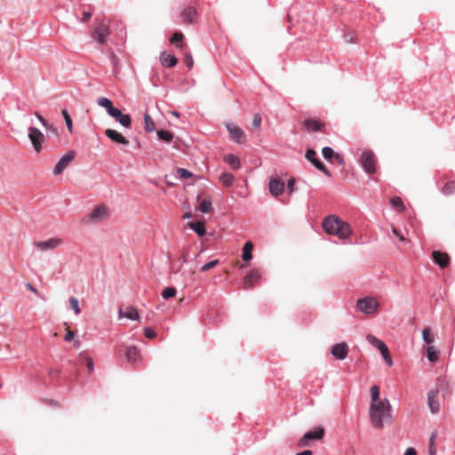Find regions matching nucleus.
Segmentation results:
<instances>
[{
  "mask_svg": "<svg viewBox=\"0 0 455 455\" xmlns=\"http://www.w3.org/2000/svg\"><path fill=\"white\" fill-rule=\"evenodd\" d=\"M390 411L391 405L387 398L378 403H371L369 412L372 426L377 428H382L386 419L391 421Z\"/></svg>",
  "mask_w": 455,
  "mask_h": 455,
  "instance_id": "nucleus-1",
  "label": "nucleus"
},
{
  "mask_svg": "<svg viewBox=\"0 0 455 455\" xmlns=\"http://www.w3.org/2000/svg\"><path fill=\"white\" fill-rule=\"evenodd\" d=\"M323 230L329 235H335L339 239L347 238L351 234V227L339 217L329 215L323 220Z\"/></svg>",
  "mask_w": 455,
  "mask_h": 455,
  "instance_id": "nucleus-2",
  "label": "nucleus"
},
{
  "mask_svg": "<svg viewBox=\"0 0 455 455\" xmlns=\"http://www.w3.org/2000/svg\"><path fill=\"white\" fill-rule=\"evenodd\" d=\"M360 164L363 170L367 174H373L376 172V158L375 155L371 150L363 151L360 156Z\"/></svg>",
  "mask_w": 455,
  "mask_h": 455,
  "instance_id": "nucleus-3",
  "label": "nucleus"
},
{
  "mask_svg": "<svg viewBox=\"0 0 455 455\" xmlns=\"http://www.w3.org/2000/svg\"><path fill=\"white\" fill-rule=\"evenodd\" d=\"M324 436V429L322 427H316L313 430L307 431L299 441V447L310 445L312 440H321Z\"/></svg>",
  "mask_w": 455,
  "mask_h": 455,
  "instance_id": "nucleus-4",
  "label": "nucleus"
},
{
  "mask_svg": "<svg viewBox=\"0 0 455 455\" xmlns=\"http://www.w3.org/2000/svg\"><path fill=\"white\" fill-rule=\"evenodd\" d=\"M378 302L375 299L371 297H364L363 299H359L356 303L357 309L366 315H371L374 313V311L378 307Z\"/></svg>",
  "mask_w": 455,
  "mask_h": 455,
  "instance_id": "nucleus-5",
  "label": "nucleus"
},
{
  "mask_svg": "<svg viewBox=\"0 0 455 455\" xmlns=\"http://www.w3.org/2000/svg\"><path fill=\"white\" fill-rule=\"evenodd\" d=\"M305 157L309 161L317 170L324 173L327 177L331 176V172L327 169L324 164L317 158L316 152L314 149H307Z\"/></svg>",
  "mask_w": 455,
  "mask_h": 455,
  "instance_id": "nucleus-6",
  "label": "nucleus"
},
{
  "mask_svg": "<svg viewBox=\"0 0 455 455\" xmlns=\"http://www.w3.org/2000/svg\"><path fill=\"white\" fill-rule=\"evenodd\" d=\"M285 190V183L279 177H274L269 179L268 191L269 194L274 197H278L283 194Z\"/></svg>",
  "mask_w": 455,
  "mask_h": 455,
  "instance_id": "nucleus-7",
  "label": "nucleus"
},
{
  "mask_svg": "<svg viewBox=\"0 0 455 455\" xmlns=\"http://www.w3.org/2000/svg\"><path fill=\"white\" fill-rule=\"evenodd\" d=\"M226 128L228 132L229 139L232 141H234L237 144H242V143L245 142L246 136L244 134V132L240 127H238L231 123H227Z\"/></svg>",
  "mask_w": 455,
  "mask_h": 455,
  "instance_id": "nucleus-8",
  "label": "nucleus"
},
{
  "mask_svg": "<svg viewBox=\"0 0 455 455\" xmlns=\"http://www.w3.org/2000/svg\"><path fill=\"white\" fill-rule=\"evenodd\" d=\"M76 152L74 150H69L55 164L53 169V174L59 175L60 174L68 164L75 159Z\"/></svg>",
  "mask_w": 455,
  "mask_h": 455,
  "instance_id": "nucleus-9",
  "label": "nucleus"
},
{
  "mask_svg": "<svg viewBox=\"0 0 455 455\" xmlns=\"http://www.w3.org/2000/svg\"><path fill=\"white\" fill-rule=\"evenodd\" d=\"M28 136L30 141L32 142L35 150L36 152H40L42 148V143L44 138L43 132L38 128L30 126L28 128Z\"/></svg>",
  "mask_w": 455,
  "mask_h": 455,
  "instance_id": "nucleus-10",
  "label": "nucleus"
},
{
  "mask_svg": "<svg viewBox=\"0 0 455 455\" xmlns=\"http://www.w3.org/2000/svg\"><path fill=\"white\" fill-rule=\"evenodd\" d=\"M261 280V272L259 268L250 270L243 279V289L250 290Z\"/></svg>",
  "mask_w": 455,
  "mask_h": 455,
  "instance_id": "nucleus-11",
  "label": "nucleus"
},
{
  "mask_svg": "<svg viewBox=\"0 0 455 455\" xmlns=\"http://www.w3.org/2000/svg\"><path fill=\"white\" fill-rule=\"evenodd\" d=\"M109 34V28L104 24L100 23L97 25L94 30L92 33V37L96 40L99 44H104L107 41V37Z\"/></svg>",
  "mask_w": 455,
  "mask_h": 455,
  "instance_id": "nucleus-12",
  "label": "nucleus"
},
{
  "mask_svg": "<svg viewBox=\"0 0 455 455\" xmlns=\"http://www.w3.org/2000/svg\"><path fill=\"white\" fill-rule=\"evenodd\" d=\"M108 214L107 208L103 204L97 205L91 213L84 219V221L87 223L89 220L92 221H101Z\"/></svg>",
  "mask_w": 455,
  "mask_h": 455,
  "instance_id": "nucleus-13",
  "label": "nucleus"
},
{
  "mask_svg": "<svg viewBox=\"0 0 455 455\" xmlns=\"http://www.w3.org/2000/svg\"><path fill=\"white\" fill-rule=\"evenodd\" d=\"M349 347L346 342L336 343L331 347V354L338 360H344L348 354Z\"/></svg>",
  "mask_w": 455,
  "mask_h": 455,
  "instance_id": "nucleus-14",
  "label": "nucleus"
},
{
  "mask_svg": "<svg viewBox=\"0 0 455 455\" xmlns=\"http://www.w3.org/2000/svg\"><path fill=\"white\" fill-rule=\"evenodd\" d=\"M105 136L107 138H108L110 140H112L113 142H116V143H118V144H121L124 146L129 145V140L123 134H121L120 132H118L117 131H116L114 129H107L105 131Z\"/></svg>",
  "mask_w": 455,
  "mask_h": 455,
  "instance_id": "nucleus-15",
  "label": "nucleus"
},
{
  "mask_svg": "<svg viewBox=\"0 0 455 455\" xmlns=\"http://www.w3.org/2000/svg\"><path fill=\"white\" fill-rule=\"evenodd\" d=\"M434 262L441 268H445L450 264V257L447 253L439 251H434L432 253Z\"/></svg>",
  "mask_w": 455,
  "mask_h": 455,
  "instance_id": "nucleus-16",
  "label": "nucleus"
},
{
  "mask_svg": "<svg viewBox=\"0 0 455 455\" xmlns=\"http://www.w3.org/2000/svg\"><path fill=\"white\" fill-rule=\"evenodd\" d=\"M438 390L432 389L427 393V404L433 414H436L440 411V403L436 400Z\"/></svg>",
  "mask_w": 455,
  "mask_h": 455,
  "instance_id": "nucleus-17",
  "label": "nucleus"
},
{
  "mask_svg": "<svg viewBox=\"0 0 455 455\" xmlns=\"http://www.w3.org/2000/svg\"><path fill=\"white\" fill-rule=\"evenodd\" d=\"M60 243V239L59 238H50L45 241L37 242L36 243V247L41 251H48L56 248Z\"/></svg>",
  "mask_w": 455,
  "mask_h": 455,
  "instance_id": "nucleus-18",
  "label": "nucleus"
},
{
  "mask_svg": "<svg viewBox=\"0 0 455 455\" xmlns=\"http://www.w3.org/2000/svg\"><path fill=\"white\" fill-rule=\"evenodd\" d=\"M188 226L200 237L204 236L207 233L205 223L204 221H189Z\"/></svg>",
  "mask_w": 455,
  "mask_h": 455,
  "instance_id": "nucleus-19",
  "label": "nucleus"
},
{
  "mask_svg": "<svg viewBox=\"0 0 455 455\" xmlns=\"http://www.w3.org/2000/svg\"><path fill=\"white\" fill-rule=\"evenodd\" d=\"M160 60L163 66L167 68H173L177 65L178 60L174 55L167 53L166 51H164L160 55Z\"/></svg>",
  "mask_w": 455,
  "mask_h": 455,
  "instance_id": "nucleus-20",
  "label": "nucleus"
},
{
  "mask_svg": "<svg viewBox=\"0 0 455 455\" xmlns=\"http://www.w3.org/2000/svg\"><path fill=\"white\" fill-rule=\"evenodd\" d=\"M118 313L121 317H125L132 321L138 320L140 317L138 310L132 306L127 307L124 310L120 308Z\"/></svg>",
  "mask_w": 455,
  "mask_h": 455,
  "instance_id": "nucleus-21",
  "label": "nucleus"
},
{
  "mask_svg": "<svg viewBox=\"0 0 455 455\" xmlns=\"http://www.w3.org/2000/svg\"><path fill=\"white\" fill-rule=\"evenodd\" d=\"M125 357L128 363H136L140 357V350L135 346H129L125 350Z\"/></svg>",
  "mask_w": 455,
  "mask_h": 455,
  "instance_id": "nucleus-22",
  "label": "nucleus"
},
{
  "mask_svg": "<svg viewBox=\"0 0 455 455\" xmlns=\"http://www.w3.org/2000/svg\"><path fill=\"white\" fill-rule=\"evenodd\" d=\"M304 126L308 132H319L323 124L318 120L307 118L304 121Z\"/></svg>",
  "mask_w": 455,
  "mask_h": 455,
  "instance_id": "nucleus-23",
  "label": "nucleus"
},
{
  "mask_svg": "<svg viewBox=\"0 0 455 455\" xmlns=\"http://www.w3.org/2000/svg\"><path fill=\"white\" fill-rule=\"evenodd\" d=\"M196 16V10L191 6L185 8L181 12V18L183 19V21H187L188 23H193Z\"/></svg>",
  "mask_w": 455,
  "mask_h": 455,
  "instance_id": "nucleus-24",
  "label": "nucleus"
},
{
  "mask_svg": "<svg viewBox=\"0 0 455 455\" xmlns=\"http://www.w3.org/2000/svg\"><path fill=\"white\" fill-rule=\"evenodd\" d=\"M366 339L368 340V342L371 345H372L374 347L379 349V352L387 351V346L382 340H380L379 338H377L371 334H368L366 336Z\"/></svg>",
  "mask_w": 455,
  "mask_h": 455,
  "instance_id": "nucleus-25",
  "label": "nucleus"
},
{
  "mask_svg": "<svg viewBox=\"0 0 455 455\" xmlns=\"http://www.w3.org/2000/svg\"><path fill=\"white\" fill-rule=\"evenodd\" d=\"M253 244L251 242L247 241L243 246L242 259L243 261H250L252 259Z\"/></svg>",
  "mask_w": 455,
  "mask_h": 455,
  "instance_id": "nucleus-26",
  "label": "nucleus"
},
{
  "mask_svg": "<svg viewBox=\"0 0 455 455\" xmlns=\"http://www.w3.org/2000/svg\"><path fill=\"white\" fill-rule=\"evenodd\" d=\"M78 361L81 364H85L89 373H92L94 371V362L91 356H85L83 353H80L78 355Z\"/></svg>",
  "mask_w": 455,
  "mask_h": 455,
  "instance_id": "nucleus-27",
  "label": "nucleus"
},
{
  "mask_svg": "<svg viewBox=\"0 0 455 455\" xmlns=\"http://www.w3.org/2000/svg\"><path fill=\"white\" fill-rule=\"evenodd\" d=\"M157 138L160 140L170 143L173 140V133L169 130L159 129L156 131Z\"/></svg>",
  "mask_w": 455,
  "mask_h": 455,
  "instance_id": "nucleus-28",
  "label": "nucleus"
},
{
  "mask_svg": "<svg viewBox=\"0 0 455 455\" xmlns=\"http://www.w3.org/2000/svg\"><path fill=\"white\" fill-rule=\"evenodd\" d=\"M225 161L232 167L234 170H238L241 167L240 159L233 155V154H228L225 156Z\"/></svg>",
  "mask_w": 455,
  "mask_h": 455,
  "instance_id": "nucleus-29",
  "label": "nucleus"
},
{
  "mask_svg": "<svg viewBox=\"0 0 455 455\" xmlns=\"http://www.w3.org/2000/svg\"><path fill=\"white\" fill-rule=\"evenodd\" d=\"M115 120H116L124 128H130L132 125V117L129 114H123L121 112Z\"/></svg>",
  "mask_w": 455,
  "mask_h": 455,
  "instance_id": "nucleus-30",
  "label": "nucleus"
},
{
  "mask_svg": "<svg viewBox=\"0 0 455 455\" xmlns=\"http://www.w3.org/2000/svg\"><path fill=\"white\" fill-rule=\"evenodd\" d=\"M184 35L181 32H175L170 38V42L174 44L176 47L182 49L184 46L183 44Z\"/></svg>",
  "mask_w": 455,
  "mask_h": 455,
  "instance_id": "nucleus-31",
  "label": "nucleus"
},
{
  "mask_svg": "<svg viewBox=\"0 0 455 455\" xmlns=\"http://www.w3.org/2000/svg\"><path fill=\"white\" fill-rule=\"evenodd\" d=\"M439 351L434 346H428L427 349V358L430 363H435L438 360Z\"/></svg>",
  "mask_w": 455,
  "mask_h": 455,
  "instance_id": "nucleus-32",
  "label": "nucleus"
},
{
  "mask_svg": "<svg viewBox=\"0 0 455 455\" xmlns=\"http://www.w3.org/2000/svg\"><path fill=\"white\" fill-rule=\"evenodd\" d=\"M422 339L425 343L429 345L435 341V337L430 327H425L422 330Z\"/></svg>",
  "mask_w": 455,
  "mask_h": 455,
  "instance_id": "nucleus-33",
  "label": "nucleus"
},
{
  "mask_svg": "<svg viewBox=\"0 0 455 455\" xmlns=\"http://www.w3.org/2000/svg\"><path fill=\"white\" fill-rule=\"evenodd\" d=\"M145 130L148 132H153L156 128L155 122L151 118L148 113L144 114Z\"/></svg>",
  "mask_w": 455,
  "mask_h": 455,
  "instance_id": "nucleus-34",
  "label": "nucleus"
},
{
  "mask_svg": "<svg viewBox=\"0 0 455 455\" xmlns=\"http://www.w3.org/2000/svg\"><path fill=\"white\" fill-rule=\"evenodd\" d=\"M234 175L230 172H224L220 176V180L225 187H229L234 182Z\"/></svg>",
  "mask_w": 455,
  "mask_h": 455,
  "instance_id": "nucleus-35",
  "label": "nucleus"
},
{
  "mask_svg": "<svg viewBox=\"0 0 455 455\" xmlns=\"http://www.w3.org/2000/svg\"><path fill=\"white\" fill-rule=\"evenodd\" d=\"M442 193L445 196H451L455 193V180H450L445 183L442 188Z\"/></svg>",
  "mask_w": 455,
  "mask_h": 455,
  "instance_id": "nucleus-36",
  "label": "nucleus"
},
{
  "mask_svg": "<svg viewBox=\"0 0 455 455\" xmlns=\"http://www.w3.org/2000/svg\"><path fill=\"white\" fill-rule=\"evenodd\" d=\"M322 155L323 158L327 161H331L335 156H338L337 153L331 147H324L322 149Z\"/></svg>",
  "mask_w": 455,
  "mask_h": 455,
  "instance_id": "nucleus-37",
  "label": "nucleus"
},
{
  "mask_svg": "<svg viewBox=\"0 0 455 455\" xmlns=\"http://www.w3.org/2000/svg\"><path fill=\"white\" fill-rule=\"evenodd\" d=\"M390 204L393 208L399 210L400 212H403L404 210V204L403 203V200L398 196H393L390 199Z\"/></svg>",
  "mask_w": 455,
  "mask_h": 455,
  "instance_id": "nucleus-38",
  "label": "nucleus"
},
{
  "mask_svg": "<svg viewBox=\"0 0 455 455\" xmlns=\"http://www.w3.org/2000/svg\"><path fill=\"white\" fill-rule=\"evenodd\" d=\"M61 114H62L65 124H66L69 132H73V122H72L70 115L68 114V112L66 108L61 110Z\"/></svg>",
  "mask_w": 455,
  "mask_h": 455,
  "instance_id": "nucleus-39",
  "label": "nucleus"
},
{
  "mask_svg": "<svg viewBox=\"0 0 455 455\" xmlns=\"http://www.w3.org/2000/svg\"><path fill=\"white\" fill-rule=\"evenodd\" d=\"M97 104L100 107L104 108L106 109V111H108L113 106L112 101L108 98H106V97L99 98L97 100Z\"/></svg>",
  "mask_w": 455,
  "mask_h": 455,
  "instance_id": "nucleus-40",
  "label": "nucleus"
},
{
  "mask_svg": "<svg viewBox=\"0 0 455 455\" xmlns=\"http://www.w3.org/2000/svg\"><path fill=\"white\" fill-rule=\"evenodd\" d=\"M177 293V290L174 287H166L162 291V297L164 299H169L174 297Z\"/></svg>",
  "mask_w": 455,
  "mask_h": 455,
  "instance_id": "nucleus-41",
  "label": "nucleus"
},
{
  "mask_svg": "<svg viewBox=\"0 0 455 455\" xmlns=\"http://www.w3.org/2000/svg\"><path fill=\"white\" fill-rule=\"evenodd\" d=\"M371 403H378L379 400V387L373 385L370 388Z\"/></svg>",
  "mask_w": 455,
  "mask_h": 455,
  "instance_id": "nucleus-42",
  "label": "nucleus"
},
{
  "mask_svg": "<svg viewBox=\"0 0 455 455\" xmlns=\"http://www.w3.org/2000/svg\"><path fill=\"white\" fill-rule=\"evenodd\" d=\"M200 211L203 213H207L212 210V201L209 198L204 199L199 206Z\"/></svg>",
  "mask_w": 455,
  "mask_h": 455,
  "instance_id": "nucleus-43",
  "label": "nucleus"
},
{
  "mask_svg": "<svg viewBox=\"0 0 455 455\" xmlns=\"http://www.w3.org/2000/svg\"><path fill=\"white\" fill-rule=\"evenodd\" d=\"M435 438H436V434L434 432L431 434L430 438H429L428 453L430 455L436 454Z\"/></svg>",
  "mask_w": 455,
  "mask_h": 455,
  "instance_id": "nucleus-44",
  "label": "nucleus"
},
{
  "mask_svg": "<svg viewBox=\"0 0 455 455\" xmlns=\"http://www.w3.org/2000/svg\"><path fill=\"white\" fill-rule=\"evenodd\" d=\"M435 390H438V393L440 391H442L443 393H449V387L447 381L444 379H438L437 388Z\"/></svg>",
  "mask_w": 455,
  "mask_h": 455,
  "instance_id": "nucleus-45",
  "label": "nucleus"
},
{
  "mask_svg": "<svg viewBox=\"0 0 455 455\" xmlns=\"http://www.w3.org/2000/svg\"><path fill=\"white\" fill-rule=\"evenodd\" d=\"M69 303L71 308L74 310V313L76 315H79L81 313L80 307H79V301L76 297H70L69 298Z\"/></svg>",
  "mask_w": 455,
  "mask_h": 455,
  "instance_id": "nucleus-46",
  "label": "nucleus"
},
{
  "mask_svg": "<svg viewBox=\"0 0 455 455\" xmlns=\"http://www.w3.org/2000/svg\"><path fill=\"white\" fill-rule=\"evenodd\" d=\"M177 174L181 179H189L193 176V173L185 168H178L177 169Z\"/></svg>",
  "mask_w": 455,
  "mask_h": 455,
  "instance_id": "nucleus-47",
  "label": "nucleus"
},
{
  "mask_svg": "<svg viewBox=\"0 0 455 455\" xmlns=\"http://www.w3.org/2000/svg\"><path fill=\"white\" fill-rule=\"evenodd\" d=\"M218 264H219V259L211 260V261L205 263L204 265H203L201 267L200 270L202 272H206V271L215 267Z\"/></svg>",
  "mask_w": 455,
  "mask_h": 455,
  "instance_id": "nucleus-48",
  "label": "nucleus"
},
{
  "mask_svg": "<svg viewBox=\"0 0 455 455\" xmlns=\"http://www.w3.org/2000/svg\"><path fill=\"white\" fill-rule=\"evenodd\" d=\"M295 184L296 180L295 178L291 177L287 180V184L285 187H287L289 195H292L295 192Z\"/></svg>",
  "mask_w": 455,
  "mask_h": 455,
  "instance_id": "nucleus-49",
  "label": "nucleus"
},
{
  "mask_svg": "<svg viewBox=\"0 0 455 455\" xmlns=\"http://www.w3.org/2000/svg\"><path fill=\"white\" fill-rule=\"evenodd\" d=\"M380 354H381L384 361L386 362V363L388 366H392L393 365V360L391 358L388 347L387 348V351L380 352Z\"/></svg>",
  "mask_w": 455,
  "mask_h": 455,
  "instance_id": "nucleus-50",
  "label": "nucleus"
},
{
  "mask_svg": "<svg viewBox=\"0 0 455 455\" xmlns=\"http://www.w3.org/2000/svg\"><path fill=\"white\" fill-rule=\"evenodd\" d=\"M143 331H144V335L148 339H154L156 337V332L151 327H145L143 329Z\"/></svg>",
  "mask_w": 455,
  "mask_h": 455,
  "instance_id": "nucleus-51",
  "label": "nucleus"
},
{
  "mask_svg": "<svg viewBox=\"0 0 455 455\" xmlns=\"http://www.w3.org/2000/svg\"><path fill=\"white\" fill-rule=\"evenodd\" d=\"M183 60L186 67H188L189 69L193 68L194 60L190 54L186 53Z\"/></svg>",
  "mask_w": 455,
  "mask_h": 455,
  "instance_id": "nucleus-52",
  "label": "nucleus"
},
{
  "mask_svg": "<svg viewBox=\"0 0 455 455\" xmlns=\"http://www.w3.org/2000/svg\"><path fill=\"white\" fill-rule=\"evenodd\" d=\"M45 128L47 129V134L49 137H59V131L56 127L49 124L48 127Z\"/></svg>",
  "mask_w": 455,
  "mask_h": 455,
  "instance_id": "nucleus-53",
  "label": "nucleus"
},
{
  "mask_svg": "<svg viewBox=\"0 0 455 455\" xmlns=\"http://www.w3.org/2000/svg\"><path fill=\"white\" fill-rule=\"evenodd\" d=\"M121 112H122V111H121L119 108H116V107H114V106H112V107H111V108L107 111V113H108V114L112 118H114V119H116V116H118V115H119Z\"/></svg>",
  "mask_w": 455,
  "mask_h": 455,
  "instance_id": "nucleus-54",
  "label": "nucleus"
},
{
  "mask_svg": "<svg viewBox=\"0 0 455 455\" xmlns=\"http://www.w3.org/2000/svg\"><path fill=\"white\" fill-rule=\"evenodd\" d=\"M261 123H262V118H261L260 115L255 114L253 116L252 126L254 128H259L261 125Z\"/></svg>",
  "mask_w": 455,
  "mask_h": 455,
  "instance_id": "nucleus-55",
  "label": "nucleus"
},
{
  "mask_svg": "<svg viewBox=\"0 0 455 455\" xmlns=\"http://www.w3.org/2000/svg\"><path fill=\"white\" fill-rule=\"evenodd\" d=\"M110 61H111V64L113 65L114 67V70L116 71V68L118 67L119 65V59L117 58V56L114 53H111V56H110Z\"/></svg>",
  "mask_w": 455,
  "mask_h": 455,
  "instance_id": "nucleus-56",
  "label": "nucleus"
},
{
  "mask_svg": "<svg viewBox=\"0 0 455 455\" xmlns=\"http://www.w3.org/2000/svg\"><path fill=\"white\" fill-rule=\"evenodd\" d=\"M35 115L44 127H48L49 124L44 117H43L38 112H36Z\"/></svg>",
  "mask_w": 455,
  "mask_h": 455,
  "instance_id": "nucleus-57",
  "label": "nucleus"
},
{
  "mask_svg": "<svg viewBox=\"0 0 455 455\" xmlns=\"http://www.w3.org/2000/svg\"><path fill=\"white\" fill-rule=\"evenodd\" d=\"M91 18H92V12H88V11H84V12H83V17H82L81 21H82V22H86V21H87V20H89Z\"/></svg>",
  "mask_w": 455,
  "mask_h": 455,
  "instance_id": "nucleus-58",
  "label": "nucleus"
},
{
  "mask_svg": "<svg viewBox=\"0 0 455 455\" xmlns=\"http://www.w3.org/2000/svg\"><path fill=\"white\" fill-rule=\"evenodd\" d=\"M75 336H76L75 332H73V331H68V332L65 334L64 339H65L66 341H71V340H73V339H74Z\"/></svg>",
  "mask_w": 455,
  "mask_h": 455,
  "instance_id": "nucleus-59",
  "label": "nucleus"
},
{
  "mask_svg": "<svg viewBox=\"0 0 455 455\" xmlns=\"http://www.w3.org/2000/svg\"><path fill=\"white\" fill-rule=\"evenodd\" d=\"M393 233L399 238L400 242L404 241V236L400 233L397 228H393Z\"/></svg>",
  "mask_w": 455,
  "mask_h": 455,
  "instance_id": "nucleus-60",
  "label": "nucleus"
},
{
  "mask_svg": "<svg viewBox=\"0 0 455 455\" xmlns=\"http://www.w3.org/2000/svg\"><path fill=\"white\" fill-rule=\"evenodd\" d=\"M403 455H417V451L413 447L407 448Z\"/></svg>",
  "mask_w": 455,
  "mask_h": 455,
  "instance_id": "nucleus-61",
  "label": "nucleus"
},
{
  "mask_svg": "<svg viewBox=\"0 0 455 455\" xmlns=\"http://www.w3.org/2000/svg\"><path fill=\"white\" fill-rule=\"evenodd\" d=\"M295 455H313V451L310 450H304L300 452L296 453Z\"/></svg>",
  "mask_w": 455,
  "mask_h": 455,
  "instance_id": "nucleus-62",
  "label": "nucleus"
},
{
  "mask_svg": "<svg viewBox=\"0 0 455 455\" xmlns=\"http://www.w3.org/2000/svg\"><path fill=\"white\" fill-rule=\"evenodd\" d=\"M26 287H27L29 291H33V292H36V290L33 287V285H32L30 283H27Z\"/></svg>",
  "mask_w": 455,
  "mask_h": 455,
  "instance_id": "nucleus-63",
  "label": "nucleus"
},
{
  "mask_svg": "<svg viewBox=\"0 0 455 455\" xmlns=\"http://www.w3.org/2000/svg\"><path fill=\"white\" fill-rule=\"evenodd\" d=\"M345 40H346V42L352 43V42H353V37H350V36H345Z\"/></svg>",
  "mask_w": 455,
  "mask_h": 455,
  "instance_id": "nucleus-64",
  "label": "nucleus"
}]
</instances>
